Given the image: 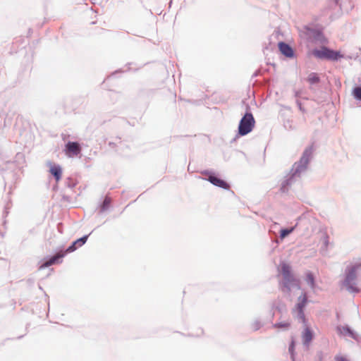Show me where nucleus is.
I'll return each mask as SVG.
<instances>
[{
	"label": "nucleus",
	"instance_id": "nucleus-1",
	"mask_svg": "<svg viewBox=\"0 0 361 361\" xmlns=\"http://www.w3.org/2000/svg\"><path fill=\"white\" fill-rule=\"evenodd\" d=\"M279 269L283 276V281L280 284L283 292L290 293L291 286H295L298 289L300 288V281L295 277L291 267L288 264L281 262Z\"/></svg>",
	"mask_w": 361,
	"mask_h": 361
},
{
	"label": "nucleus",
	"instance_id": "nucleus-2",
	"mask_svg": "<svg viewBox=\"0 0 361 361\" xmlns=\"http://www.w3.org/2000/svg\"><path fill=\"white\" fill-rule=\"evenodd\" d=\"M87 239V235L83 236L73 243V244L69 246L64 252H58L56 255L51 257L48 261L44 262L43 264L40 266V269H43L45 267H48L55 263L58 262V260L63 257H64L66 253L72 252L75 251L78 247L82 246L85 243Z\"/></svg>",
	"mask_w": 361,
	"mask_h": 361
},
{
	"label": "nucleus",
	"instance_id": "nucleus-3",
	"mask_svg": "<svg viewBox=\"0 0 361 361\" xmlns=\"http://www.w3.org/2000/svg\"><path fill=\"white\" fill-rule=\"evenodd\" d=\"M255 119L251 113H247L242 118L238 126V133L240 135H245L250 133L255 126Z\"/></svg>",
	"mask_w": 361,
	"mask_h": 361
},
{
	"label": "nucleus",
	"instance_id": "nucleus-4",
	"mask_svg": "<svg viewBox=\"0 0 361 361\" xmlns=\"http://www.w3.org/2000/svg\"><path fill=\"white\" fill-rule=\"evenodd\" d=\"M313 54L320 59H326L329 60L336 61L343 56L339 51L331 50L326 47H322L319 50H314Z\"/></svg>",
	"mask_w": 361,
	"mask_h": 361
},
{
	"label": "nucleus",
	"instance_id": "nucleus-5",
	"mask_svg": "<svg viewBox=\"0 0 361 361\" xmlns=\"http://www.w3.org/2000/svg\"><path fill=\"white\" fill-rule=\"evenodd\" d=\"M358 269H361V263L356 264L349 270L344 282L348 289L355 292L359 291L355 283H353L356 278V271Z\"/></svg>",
	"mask_w": 361,
	"mask_h": 361
},
{
	"label": "nucleus",
	"instance_id": "nucleus-6",
	"mask_svg": "<svg viewBox=\"0 0 361 361\" xmlns=\"http://www.w3.org/2000/svg\"><path fill=\"white\" fill-rule=\"evenodd\" d=\"M82 151L80 144L77 142H68L65 145L64 152L68 157H77Z\"/></svg>",
	"mask_w": 361,
	"mask_h": 361
},
{
	"label": "nucleus",
	"instance_id": "nucleus-7",
	"mask_svg": "<svg viewBox=\"0 0 361 361\" xmlns=\"http://www.w3.org/2000/svg\"><path fill=\"white\" fill-rule=\"evenodd\" d=\"M307 302V297L305 293H304L302 295L300 296L298 298V303L296 305V310L298 311V314L299 317L302 319V321H305V315L303 312V308L306 305Z\"/></svg>",
	"mask_w": 361,
	"mask_h": 361
},
{
	"label": "nucleus",
	"instance_id": "nucleus-8",
	"mask_svg": "<svg viewBox=\"0 0 361 361\" xmlns=\"http://www.w3.org/2000/svg\"><path fill=\"white\" fill-rule=\"evenodd\" d=\"M208 180L213 185L226 190H228L230 188L229 185L226 182L214 176H209Z\"/></svg>",
	"mask_w": 361,
	"mask_h": 361
},
{
	"label": "nucleus",
	"instance_id": "nucleus-9",
	"mask_svg": "<svg viewBox=\"0 0 361 361\" xmlns=\"http://www.w3.org/2000/svg\"><path fill=\"white\" fill-rule=\"evenodd\" d=\"M279 49L282 54L288 58H292L294 56V52L293 49L285 42H279Z\"/></svg>",
	"mask_w": 361,
	"mask_h": 361
},
{
	"label": "nucleus",
	"instance_id": "nucleus-10",
	"mask_svg": "<svg viewBox=\"0 0 361 361\" xmlns=\"http://www.w3.org/2000/svg\"><path fill=\"white\" fill-rule=\"evenodd\" d=\"M304 344L308 345L313 338V333L309 327H306L302 335Z\"/></svg>",
	"mask_w": 361,
	"mask_h": 361
},
{
	"label": "nucleus",
	"instance_id": "nucleus-11",
	"mask_svg": "<svg viewBox=\"0 0 361 361\" xmlns=\"http://www.w3.org/2000/svg\"><path fill=\"white\" fill-rule=\"evenodd\" d=\"M49 171L55 177L57 182L61 178L62 171L60 166L55 165L51 166Z\"/></svg>",
	"mask_w": 361,
	"mask_h": 361
},
{
	"label": "nucleus",
	"instance_id": "nucleus-12",
	"mask_svg": "<svg viewBox=\"0 0 361 361\" xmlns=\"http://www.w3.org/2000/svg\"><path fill=\"white\" fill-rule=\"evenodd\" d=\"M339 332L343 335H348L353 338H356L355 334L348 326H342L338 328Z\"/></svg>",
	"mask_w": 361,
	"mask_h": 361
},
{
	"label": "nucleus",
	"instance_id": "nucleus-13",
	"mask_svg": "<svg viewBox=\"0 0 361 361\" xmlns=\"http://www.w3.org/2000/svg\"><path fill=\"white\" fill-rule=\"evenodd\" d=\"M305 281L310 285L311 288H312V289L314 288V287H315L314 278L313 274L311 272H307L306 274Z\"/></svg>",
	"mask_w": 361,
	"mask_h": 361
},
{
	"label": "nucleus",
	"instance_id": "nucleus-14",
	"mask_svg": "<svg viewBox=\"0 0 361 361\" xmlns=\"http://www.w3.org/2000/svg\"><path fill=\"white\" fill-rule=\"evenodd\" d=\"M307 81L310 84H315L319 82V78L317 73H312L307 77Z\"/></svg>",
	"mask_w": 361,
	"mask_h": 361
},
{
	"label": "nucleus",
	"instance_id": "nucleus-15",
	"mask_svg": "<svg viewBox=\"0 0 361 361\" xmlns=\"http://www.w3.org/2000/svg\"><path fill=\"white\" fill-rule=\"evenodd\" d=\"M353 97L358 99L361 100V87H356L353 90Z\"/></svg>",
	"mask_w": 361,
	"mask_h": 361
},
{
	"label": "nucleus",
	"instance_id": "nucleus-16",
	"mask_svg": "<svg viewBox=\"0 0 361 361\" xmlns=\"http://www.w3.org/2000/svg\"><path fill=\"white\" fill-rule=\"evenodd\" d=\"M293 231V228H290V229H282L281 231V233H280V236L281 238H284L285 237H286L288 235H289L292 231Z\"/></svg>",
	"mask_w": 361,
	"mask_h": 361
},
{
	"label": "nucleus",
	"instance_id": "nucleus-17",
	"mask_svg": "<svg viewBox=\"0 0 361 361\" xmlns=\"http://www.w3.org/2000/svg\"><path fill=\"white\" fill-rule=\"evenodd\" d=\"M275 326L277 328H286L288 329L290 326V323L283 322V323H278L275 324Z\"/></svg>",
	"mask_w": 361,
	"mask_h": 361
},
{
	"label": "nucleus",
	"instance_id": "nucleus-18",
	"mask_svg": "<svg viewBox=\"0 0 361 361\" xmlns=\"http://www.w3.org/2000/svg\"><path fill=\"white\" fill-rule=\"evenodd\" d=\"M336 361H349L347 357L343 355H338L335 357Z\"/></svg>",
	"mask_w": 361,
	"mask_h": 361
},
{
	"label": "nucleus",
	"instance_id": "nucleus-19",
	"mask_svg": "<svg viewBox=\"0 0 361 361\" xmlns=\"http://www.w3.org/2000/svg\"><path fill=\"white\" fill-rule=\"evenodd\" d=\"M110 203V200L109 198H105L104 201V205H108Z\"/></svg>",
	"mask_w": 361,
	"mask_h": 361
}]
</instances>
